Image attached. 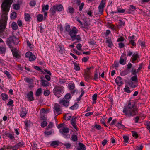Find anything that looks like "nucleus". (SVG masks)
<instances>
[{"mask_svg": "<svg viewBox=\"0 0 150 150\" xmlns=\"http://www.w3.org/2000/svg\"><path fill=\"white\" fill-rule=\"evenodd\" d=\"M24 81L29 84H32L33 82V80L30 78H26L24 79Z\"/></svg>", "mask_w": 150, "mask_h": 150, "instance_id": "26", "label": "nucleus"}, {"mask_svg": "<svg viewBox=\"0 0 150 150\" xmlns=\"http://www.w3.org/2000/svg\"><path fill=\"white\" fill-rule=\"evenodd\" d=\"M61 143V142L59 141H52L50 144V145L51 146L55 148Z\"/></svg>", "mask_w": 150, "mask_h": 150, "instance_id": "15", "label": "nucleus"}, {"mask_svg": "<svg viewBox=\"0 0 150 150\" xmlns=\"http://www.w3.org/2000/svg\"><path fill=\"white\" fill-rule=\"evenodd\" d=\"M35 59V56L33 54L29 58V59L30 61H33Z\"/></svg>", "mask_w": 150, "mask_h": 150, "instance_id": "47", "label": "nucleus"}, {"mask_svg": "<svg viewBox=\"0 0 150 150\" xmlns=\"http://www.w3.org/2000/svg\"><path fill=\"white\" fill-rule=\"evenodd\" d=\"M119 65L118 62H115L112 65V67H115L116 69L118 67Z\"/></svg>", "mask_w": 150, "mask_h": 150, "instance_id": "55", "label": "nucleus"}, {"mask_svg": "<svg viewBox=\"0 0 150 150\" xmlns=\"http://www.w3.org/2000/svg\"><path fill=\"white\" fill-rule=\"evenodd\" d=\"M131 72L133 75H136L137 73V71H136V69L133 68Z\"/></svg>", "mask_w": 150, "mask_h": 150, "instance_id": "59", "label": "nucleus"}, {"mask_svg": "<svg viewBox=\"0 0 150 150\" xmlns=\"http://www.w3.org/2000/svg\"><path fill=\"white\" fill-rule=\"evenodd\" d=\"M132 136L134 137L137 138L138 137V135L136 132L132 131Z\"/></svg>", "mask_w": 150, "mask_h": 150, "instance_id": "56", "label": "nucleus"}, {"mask_svg": "<svg viewBox=\"0 0 150 150\" xmlns=\"http://www.w3.org/2000/svg\"><path fill=\"white\" fill-rule=\"evenodd\" d=\"M125 91L128 93H130L131 92L130 90H129V87L126 86L124 88Z\"/></svg>", "mask_w": 150, "mask_h": 150, "instance_id": "52", "label": "nucleus"}, {"mask_svg": "<svg viewBox=\"0 0 150 150\" xmlns=\"http://www.w3.org/2000/svg\"><path fill=\"white\" fill-rule=\"evenodd\" d=\"M85 146L83 143H79L76 147V149L77 150H86Z\"/></svg>", "mask_w": 150, "mask_h": 150, "instance_id": "10", "label": "nucleus"}, {"mask_svg": "<svg viewBox=\"0 0 150 150\" xmlns=\"http://www.w3.org/2000/svg\"><path fill=\"white\" fill-rule=\"evenodd\" d=\"M42 85L44 87H47L49 86V83L47 81L44 80H41Z\"/></svg>", "mask_w": 150, "mask_h": 150, "instance_id": "18", "label": "nucleus"}, {"mask_svg": "<svg viewBox=\"0 0 150 150\" xmlns=\"http://www.w3.org/2000/svg\"><path fill=\"white\" fill-rule=\"evenodd\" d=\"M16 145H17V146L18 147H21L22 146L24 147L25 145V144L23 142H19L18 143H17Z\"/></svg>", "mask_w": 150, "mask_h": 150, "instance_id": "46", "label": "nucleus"}, {"mask_svg": "<svg viewBox=\"0 0 150 150\" xmlns=\"http://www.w3.org/2000/svg\"><path fill=\"white\" fill-rule=\"evenodd\" d=\"M143 146L142 144H140L136 146L135 150H142Z\"/></svg>", "mask_w": 150, "mask_h": 150, "instance_id": "45", "label": "nucleus"}, {"mask_svg": "<svg viewBox=\"0 0 150 150\" xmlns=\"http://www.w3.org/2000/svg\"><path fill=\"white\" fill-rule=\"evenodd\" d=\"M78 32V30L75 27H73L70 31L69 33L72 41H74L76 39L77 41L76 43L79 42L81 40V38L80 35H76Z\"/></svg>", "mask_w": 150, "mask_h": 150, "instance_id": "3", "label": "nucleus"}, {"mask_svg": "<svg viewBox=\"0 0 150 150\" xmlns=\"http://www.w3.org/2000/svg\"><path fill=\"white\" fill-rule=\"evenodd\" d=\"M50 93L49 90H46L44 91V94L45 96H48L49 95Z\"/></svg>", "mask_w": 150, "mask_h": 150, "instance_id": "49", "label": "nucleus"}, {"mask_svg": "<svg viewBox=\"0 0 150 150\" xmlns=\"http://www.w3.org/2000/svg\"><path fill=\"white\" fill-rule=\"evenodd\" d=\"M125 54H123L120 58V59L119 61V63L120 64H124L125 63H124V60L123 58L122 57L123 56H125Z\"/></svg>", "mask_w": 150, "mask_h": 150, "instance_id": "31", "label": "nucleus"}, {"mask_svg": "<svg viewBox=\"0 0 150 150\" xmlns=\"http://www.w3.org/2000/svg\"><path fill=\"white\" fill-rule=\"evenodd\" d=\"M47 124V123L46 120H43L41 123V126L42 127H44L46 126Z\"/></svg>", "mask_w": 150, "mask_h": 150, "instance_id": "41", "label": "nucleus"}, {"mask_svg": "<svg viewBox=\"0 0 150 150\" xmlns=\"http://www.w3.org/2000/svg\"><path fill=\"white\" fill-rule=\"evenodd\" d=\"M69 131V129L66 127H64L59 130L60 132L63 135H64V134L68 133Z\"/></svg>", "mask_w": 150, "mask_h": 150, "instance_id": "9", "label": "nucleus"}, {"mask_svg": "<svg viewBox=\"0 0 150 150\" xmlns=\"http://www.w3.org/2000/svg\"><path fill=\"white\" fill-rule=\"evenodd\" d=\"M11 27L13 30H16L18 28L17 24L15 22H13L11 24Z\"/></svg>", "mask_w": 150, "mask_h": 150, "instance_id": "24", "label": "nucleus"}, {"mask_svg": "<svg viewBox=\"0 0 150 150\" xmlns=\"http://www.w3.org/2000/svg\"><path fill=\"white\" fill-rule=\"evenodd\" d=\"M7 43L9 45L13 43L14 45H17L19 43V39L13 35L12 36L9 37L8 38Z\"/></svg>", "mask_w": 150, "mask_h": 150, "instance_id": "5", "label": "nucleus"}, {"mask_svg": "<svg viewBox=\"0 0 150 150\" xmlns=\"http://www.w3.org/2000/svg\"><path fill=\"white\" fill-rule=\"evenodd\" d=\"M13 9L16 10L19 9L20 8L19 5L18 4H14L13 6Z\"/></svg>", "mask_w": 150, "mask_h": 150, "instance_id": "40", "label": "nucleus"}, {"mask_svg": "<svg viewBox=\"0 0 150 150\" xmlns=\"http://www.w3.org/2000/svg\"><path fill=\"white\" fill-rule=\"evenodd\" d=\"M116 126L119 129L123 128L125 127L121 123H118Z\"/></svg>", "mask_w": 150, "mask_h": 150, "instance_id": "44", "label": "nucleus"}, {"mask_svg": "<svg viewBox=\"0 0 150 150\" xmlns=\"http://www.w3.org/2000/svg\"><path fill=\"white\" fill-rule=\"evenodd\" d=\"M32 54L30 52H27L25 54V57L27 58H29L32 55Z\"/></svg>", "mask_w": 150, "mask_h": 150, "instance_id": "48", "label": "nucleus"}, {"mask_svg": "<svg viewBox=\"0 0 150 150\" xmlns=\"http://www.w3.org/2000/svg\"><path fill=\"white\" fill-rule=\"evenodd\" d=\"M1 96L2 97V99L4 100H5L8 99V96L7 94L5 93H2Z\"/></svg>", "mask_w": 150, "mask_h": 150, "instance_id": "34", "label": "nucleus"}, {"mask_svg": "<svg viewBox=\"0 0 150 150\" xmlns=\"http://www.w3.org/2000/svg\"><path fill=\"white\" fill-rule=\"evenodd\" d=\"M42 89L41 88L38 89L35 93V95L37 97H39L42 93Z\"/></svg>", "mask_w": 150, "mask_h": 150, "instance_id": "19", "label": "nucleus"}, {"mask_svg": "<svg viewBox=\"0 0 150 150\" xmlns=\"http://www.w3.org/2000/svg\"><path fill=\"white\" fill-rule=\"evenodd\" d=\"M139 58V56L137 54H134L132 58V61L133 62L135 61Z\"/></svg>", "mask_w": 150, "mask_h": 150, "instance_id": "22", "label": "nucleus"}, {"mask_svg": "<svg viewBox=\"0 0 150 150\" xmlns=\"http://www.w3.org/2000/svg\"><path fill=\"white\" fill-rule=\"evenodd\" d=\"M78 107V105L77 103H75L74 105L69 108L71 110H74L77 109Z\"/></svg>", "mask_w": 150, "mask_h": 150, "instance_id": "33", "label": "nucleus"}, {"mask_svg": "<svg viewBox=\"0 0 150 150\" xmlns=\"http://www.w3.org/2000/svg\"><path fill=\"white\" fill-rule=\"evenodd\" d=\"M98 76L97 71H95L93 79L95 80H97L98 79Z\"/></svg>", "mask_w": 150, "mask_h": 150, "instance_id": "61", "label": "nucleus"}, {"mask_svg": "<svg viewBox=\"0 0 150 150\" xmlns=\"http://www.w3.org/2000/svg\"><path fill=\"white\" fill-rule=\"evenodd\" d=\"M27 113L25 108H22L21 110L20 116L22 117H25Z\"/></svg>", "mask_w": 150, "mask_h": 150, "instance_id": "13", "label": "nucleus"}, {"mask_svg": "<svg viewBox=\"0 0 150 150\" xmlns=\"http://www.w3.org/2000/svg\"><path fill=\"white\" fill-rule=\"evenodd\" d=\"M17 17L16 13L15 12H13L11 14V18L12 19H14Z\"/></svg>", "mask_w": 150, "mask_h": 150, "instance_id": "32", "label": "nucleus"}, {"mask_svg": "<svg viewBox=\"0 0 150 150\" xmlns=\"http://www.w3.org/2000/svg\"><path fill=\"white\" fill-rule=\"evenodd\" d=\"M71 138L72 141H77V136L76 135H73Z\"/></svg>", "mask_w": 150, "mask_h": 150, "instance_id": "53", "label": "nucleus"}, {"mask_svg": "<svg viewBox=\"0 0 150 150\" xmlns=\"http://www.w3.org/2000/svg\"><path fill=\"white\" fill-rule=\"evenodd\" d=\"M134 102H129L127 105L124 107L123 112L125 116L130 117L135 115L138 112V109L135 105Z\"/></svg>", "mask_w": 150, "mask_h": 150, "instance_id": "2", "label": "nucleus"}, {"mask_svg": "<svg viewBox=\"0 0 150 150\" xmlns=\"http://www.w3.org/2000/svg\"><path fill=\"white\" fill-rule=\"evenodd\" d=\"M59 103L61 106H64L66 107H67L69 104V101L65 100L64 98L60 100Z\"/></svg>", "mask_w": 150, "mask_h": 150, "instance_id": "8", "label": "nucleus"}, {"mask_svg": "<svg viewBox=\"0 0 150 150\" xmlns=\"http://www.w3.org/2000/svg\"><path fill=\"white\" fill-rule=\"evenodd\" d=\"M70 25H67L64 27V29H65L64 31L68 32L69 33V32L70 31Z\"/></svg>", "mask_w": 150, "mask_h": 150, "instance_id": "39", "label": "nucleus"}, {"mask_svg": "<svg viewBox=\"0 0 150 150\" xmlns=\"http://www.w3.org/2000/svg\"><path fill=\"white\" fill-rule=\"evenodd\" d=\"M64 87L60 85H56L54 86L53 90L54 94L57 97H59L64 92Z\"/></svg>", "mask_w": 150, "mask_h": 150, "instance_id": "4", "label": "nucleus"}, {"mask_svg": "<svg viewBox=\"0 0 150 150\" xmlns=\"http://www.w3.org/2000/svg\"><path fill=\"white\" fill-rule=\"evenodd\" d=\"M54 6L56 7V10L59 11H61L63 8L62 5L61 4L54 5Z\"/></svg>", "mask_w": 150, "mask_h": 150, "instance_id": "20", "label": "nucleus"}, {"mask_svg": "<svg viewBox=\"0 0 150 150\" xmlns=\"http://www.w3.org/2000/svg\"><path fill=\"white\" fill-rule=\"evenodd\" d=\"M36 2L35 0L31 1L30 3V5L31 6H34L36 4Z\"/></svg>", "mask_w": 150, "mask_h": 150, "instance_id": "50", "label": "nucleus"}, {"mask_svg": "<svg viewBox=\"0 0 150 150\" xmlns=\"http://www.w3.org/2000/svg\"><path fill=\"white\" fill-rule=\"evenodd\" d=\"M13 0H4L1 5L2 14L0 22V33L3 31L6 28L8 19L7 15Z\"/></svg>", "mask_w": 150, "mask_h": 150, "instance_id": "1", "label": "nucleus"}, {"mask_svg": "<svg viewBox=\"0 0 150 150\" xmlns=\"http://www.w3.org/2000/svg\"><path fill=\"white\" fill-rule=\"evenodd\" d=\"M90 41L89 42V43L92 45H94L96 44V42L93 39L90 40Z\"/></svg>", "mask_w": 150, "mask_h": 150, "instance_id": "63", "label": "nucleus"}, {"mask_svg": "<svg viewBox=\"0 0 150 150\" xmlns=\"http://www.w3.org/2000/svg\"><path fill=\"white\" fill-rule=\"evenodd\" d=\"M41 111L42 113H47L49 112V110H45L44 108H42L41 109Z\"/></svg>", "mask_w": 150, "mask_h": 150, "instance_id": "58", "label": "nucleus"}, {"mask_svg": "<svg viewBox=\"0 0 150 150\" xmlns=\"http://www.w3.org/2000/svg\"><path fill=\"white\" fill-rule=\"evenodd\" d=\"M4 74L7 75L8 78L10 79L11 77V75L10 74L9 72L8 71H4Z\"/></svg>", "mask_w": 150, "mask_h": 150, "instance_id": "51", "label": "nucleus"}, {"mask_svg": "<svg viewBox=\"0 0 150 150\" xmlns=\"http://www.w3.org/2000/svg\"><path fill=\"white\" fill-rule=\"evenodd\" d=\"M68 10L69 12L71 14L74 13V9L73 7L70 6L68 7Z\"/></svg>", "mask_w": 150, "mask_h": 150, "instance_id": "28", "label": "nucleus"}, {"mask_svg": "<svg viewBox=\"0 0 150 150\" xmlns=\"http://www.w3.org/2000/svg\"><path fill=\"white\" fill-rule=\"evenodd\" d=\"M27 98L29 101H31L34 100L33 93L32 91H30L27 94Z\"/></svg>", "mask_w": 150, "mask_h": 150, "instance_id": "11", "label": "nucleus"}, {"mask_svg": "<svg viewBox=\"0 0 150 150\" xmlns=\"http://www.w3.org/2000/svg\"><path fill=\"white\" fill-rule=\"evenodd\" d=\"M60 110V105L58 104H56L54 106V110L55 112L58 113Z\"/></svg>", "mask_w": 150, "mask_h": 150, "instance_id": "14", "label": "nucleus"}, {"mask_svg": "<svg viewBox=\"0 0 150 150\" xmlns=\"http://www.w3.org/2000/svg\"><path fill=\"white\" fill-rule=\"evenodd\" d=\"M84 74H91V73L90 70H89L88 69H86L85 70Z\"/></svg>", "mask_w": 150, "mask_h": 150, "instance_id": "57", "label": "nucleus"}, {"mask_svg": "<svg viewBox=\"0 0 150 150\" xmlns=\"http://www.w3.org/2000/svg\"><path fill=\"white\" fill-rule=\"evenodd\" d=\"M9 100V101L7 105H11L13 104V101L11 99H10Z\"/></svg>", "mask_w": 150, "mask_h": 150, "instance_id": "64", "label": "nucleus"}, {"mask_svg": "<svg viewBox=\"0 0 150 150\" xmlns=\"http://www.w3.org/2000/svg\"><path fill=\"white\" fill-rule=\"evenodd\" d=\"M122 79L120 77H117L115 79V82L119 86H121L123 83L122 81Z\"/></svg>", "mask_w": 150, "mask_h": 150, "instance_id": "12", "label": "nucleus"}, {"mask_svg": "<svg viewBox=\"0 0 150 150\" xmlns=\"http://www.w3.org/2000/svg\"><path fill=\"white\" fill-rule=\"evenodd\" d=\"M132 81L129 82V86L132 88H134L137 87V85L138 79L136 75L132 76L131 78Z\"/></svg>", "mask_w": 150, "mask_h": 150, "instance_id": "6", "label": "nucleus"}, {"mask_svg": "<svg viewBox=\"0 0 150 150\" xmlns=\"http://www.w3.org/2000/svg\"><path fill=\"white\" fill-rule=\"evenodd\" d=\"M31 143L32 146L33 145L34 147L38 148V141H33L32 143Z\"/></svg>", "mask_w": 150, "mask_h": 150, "instance_id": "35", "label": "nucleus"}, {"mask_svg": "<svg viewBox=\"0 0 150 150\" xmlns=\"http://www.w3.org/2000/svg\"><path fill=\"white\" fill-rule=\"evenodd\" d=\"M106 43L108 44V46L109 47H110L112 45V43L110 39H108L106 40Z\"/></svg>", "mask_w": 150, "mask_h": 150, "instance_id": "43", "label": "nucleus"}, {"mask_svg": "<svg viewBox=\"0 0 150 150\" xmlns=\"http://www.w3.org/2000/svg\"><path fill=\"white\" fill-rule=\"evenodd\" d=\"M82 45L81 44L79 43L76 46V48L79 50H81Z\"/></svg>", "mask_w": 150, "mask_h": 150, "instance_id": "62", "label": "nucleus"}, {"mask_svg": "<svg viewBox=\"0 0 150 150\" xmlns=\"http://www.w3.org/2000/svg\"><path fill=\"white\" fill-rule=\"evenodd\" d=\"M24 16L25 20L26 21H28L30 20L31 17L29 14L25 13Z\"/></svg>", "mask_w": 150, "mask_h": 150, "instance_id": "25", "label": "nucleus"}, {"mask_svg": "<svg viewBox=\"0 0 150 150\" xmlns=\"http://www.w3.org/2000/svg\"><path fill=\"white\" fill-rule=\"evenodd\" d=\"M56 7L54 6H53L50 9V13L51 14L52 16H54L56 13Z\"/></svg>", "mask_w": 150, "mask_h": 150, "instance_id": "17", "label": "nucleus"}, {"mask_svg": "<svg viewBox=\"0 0 150 150\" xmlns=\"http://www.w3.org/2000/svg\"><path fill=\"white\" fill-rule=\"evenodd\" d=\"M68 87L70 90H74L75 88V85L74 83L69 84L68 85Z\"/></svg>", "mask_w": 150, "mask_h": 150, "instance_id": "37", "label": "nucleus"}, {"mask_svg": "<svg viewBox=\"0 0 150 150\" xmlns=\"http://www.w3.org/2000/svg\"><path fill=\"white\" fill-rule=\"evenodd\" d=\"M105 6V1L104 0H102L98 7V13H96L94 12V13L96 15H102L103 14L104 8Z\"/></svg>", "mask_w": 150, "mask_h": 150, "instance_id": "7", "label": "nucleus"}, {"mask_svg": "<svg viewBox=\"0 0 150 150\" xmlns=\"http://www.w3.org/2000/svg\"><path fill=\"white\" fill-rule=\"evenodd\" d=\"M67 79H59V82L60 84H63L67 81Z\"/></svg>", "mask_w": 150, "mask_h": 150, "instance_id": "38", "label": "nucleus"}, {"mask_svg": "<svg viewBox=\"0 0 150 150\" xmlns=\"http://www.w3.org/2000/svg\"><path fill=\"white\" fill-rule=\"evenodd\" d=\"M13 49H11V51L12 52L13 56L16 58H19V57H20V56L18 54V52L17 51L13 52Z\"/></svg>", "mask_w": 150, "mask_h": 150, "instance_id": "27", "label": "nucleus"}, {"mask_svg": "<svg viewBox=\"0 0 150 150\" xmlns=\"http://www.w3.org/2000/svg\"><path fill=\"white\" fill-rule=\"evenodd\" d=\"M6 135L7 137H8L11 140L13 139L14 138V137L13 134L9 133H6Z\"/></svg>", "mask_w": 150, "mask_h": 150, "instance_id": "29", "label": "nucleus"}, {"mask_svg": "<svg viewBox=\"0 0 150 150\" xmlns=\"http://www.w3.org/2000/svg\"><path fill=\"white\" fill-rule=\"evenodd\" d=\"M49 9V5L47 4L45 6H43L42 8V11L43 12H45V10H48Z\"/></svg>", "mask_w": 150, "mask_h": 150, "instance_id": "42", "label": "nucleus"}, {"mask_svg": "<svg viewBox=\"0 0 150 150\" xmlns=\"http://www.w3.org/2000/svg\"><path fill=\"white\" fill-rule=\"evenodd\" d=\"M73 64L74 65V69L77 71H79L80 69V68L79 67V64H77L75 62L73 63Z\"/></svg>", "mask_w": 150, "mask_h": 150, "instance_id": "21", "label": "nucleus"}, {"mask_svg": "<svg viewBox=\"0 0 150 150\" xmlns=\"http://www.w3.org/2000/svg\"><path fill=\"white\" fill-rule=\"evenodd\" d=\"M91 75L90 74H84V76L85 81L87 82L91 78Z\"/></svg>", "mask_w": 150, "mask_h": 150, "instance_id": "23", "label": "nucleus"}, {"mask_svg": "<svg viewBox=\"0 0 150 150\" xmlns=\"http://www.w3.org/2000/svg\"><path fill=\"white\" fill-rule=\"evenodd\" d=\"M71 98V94L69 93H67L64 96V98L65 100H68Z\"/></svg>", "mask_w": 150, "mask_h": 150, "instance_id": "36", "label": "nucleus"}, {"mask_svg": "<svg viewBox=\"0 0 150 150\" xmlns=\"http://www.w3.org/2000/svg\"><path fill=\"white\" fill-rule=\"evenodd\" d=\"M6 51V47L5 45L4 46H0V54H4Z\"/></svg>", "mask_w": 150, "mask_h": 150, "instance_id": "16", "label": "nucleus"}, {"mask_svg": "<svg viewBox=\"0 0 150 150\" xmlns=\"http://www.w3.org/2000/svg\"><path fill=\"white\" fill-rule=\"evenodd\" d=\"M43 16L42 14H39L37 16V20L40 22L42 21L43 20Z\"/></svg>", "mask_w": 150, "mask_h": 150, "instance_id": "30", "label": "nucleus"}, {"mask_svg": "<svg viewBox=\"0 0 150 150\" xmlns=\"http://www.w3.org/2000/svg\"><path fill=\"white\" fill-rule=\"evenodd\" d=\"M71 117V116H67V115H65L64 116V119L67 120H69L70 119Z\"/></svg>", "mask_w": 150, "mask_h": 150, "instance_id": "60", "label": "nucleus"}, {"mask_svg": "<svg viewBox=\"0 0 150 150\" xmlns=\"http://www.w3.org/2000/svg\"><path fill=\"white\" fill-rule=\"evenodd\" d=\"M84 6V3L83 2L81 4V5L79 6V10L80 11H82Z\"/></svg>", "mask_w": 150, "mask_h": 150, "instance_id": "54", "label": "nucleus"}]
</instances>
